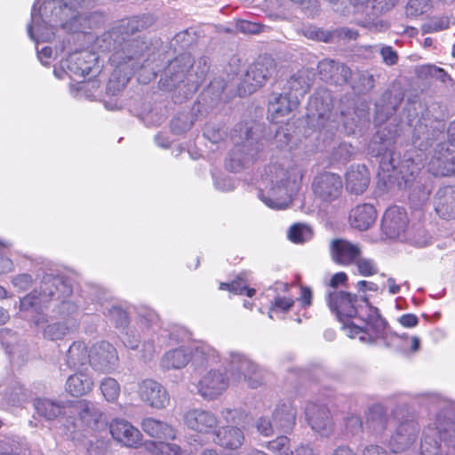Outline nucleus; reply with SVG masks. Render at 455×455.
Returning a JSON list of instances; mask_svg holds the SVG:
<instances>
[{
	"label": "nucleus",
	"mask_w": 455,
	"mask_h": 455,
	"mask_svg": "<svg viewBox=\"0 0 455 455\" xmlns=\"http://www.w3.org/2000/svg\"><path fill=\"white\" fill-rule=\"evenodd\" d=\"M65 288L58 277L44 276L39 289L20 299L19 315L36 327H43V337L56 341L64 339L76 328L78 307L71 301L60 299L57 294Z\"/></svg>",
	"instance_id": "1"
},
{
	"label": "nucleus",
	"mask_w": 455,
	"mask_h": 455,
	"mask_svg": "<svg viewBox=\"0 0 455 455\" xmlns=\"http://www.w3.org/2000/svg\"><path fill=\"white\" fill-rule=\"evenodd\" d=\"M91 5V0H52L37 10L36 3L32 7L28 34L38 44L51 41L58 29L84 32L85 28H92L91 20L84 12Z\"/></svg>",
	"instance_id": "2"
},
{
	"label": "nucleus",
	"mask_w": 455,
	"mask_h": 455,
	"mask_svg": "<svg viewBox=\"0 0 455 455\" xmlns=\"http://www.w3.org/2000/svg\"><path fill=\"white\" fill-rule=\"evenodd\" d=\"M327 301L330 309L343 323L348 337L358 338L364 343L384 338L386 322L376 307L355 295L339 290L329 291Z\"/></svg>",
	"instance_id": "3"
},
{
	"label": "nucleus",
	"mask_w": 455,
	"mask_h": 455,
	"mask_svg": "<svg viewBox=\"0 0 455 455\" xmlns=\"http://www.w3.org/2000/svg\"><path fill=\"white\" fill-rule=\"evenodd\" d=\"M302 177V170L297 166L283 169L271 164L265 169L259 183V197L269 208L286 209L299 190Z\"/></svg>",
	"instance_id": "4"
},
{
	"label": "nucleus",
	"mask_w": 455,
	"mask_h": 455,
	"mask_svg": "<svg viewBox=\"0 0 455 455\" xmlns=\"http://www.w3.org/2000/svg\"><path fill=\"white\" fill-rule=\"evenodd\" d=\"M124 26L106 32L96 40L97 46L102 52H112L109 60L118 68L124 67L132 73L140 63L145 49V42L139 39H126Z\"/></svg>",
	"instance_id": "5"
},
{
	"label": "nucleus",
	"mask_w": 455,
	"mask_h": 455,
	"mask_svg": "<svg viewBox=\"0 0 455 455\" xmlns=\"http://www.w3.org/2000/svg\"><path fill=\"white\" fill-rule=\"evenodd\" d=\"M220 360L218 351L204 341L192 346H181L170 349L161 358L160 365L164 370L181 369L190 361L196 367L213 365Z\"/></svg>",
	"instance_id": "6"
},
{
	"label": "nucleus",
	"mask_w": 455,
	"mask_h": 455,
	"mask_svg": "<svg viewBox=\"0 0 455 455\" xmlns=\"http://www.w3.org/2000/svg\"><path fill=\"white\" fill-rule=\"evenodd\" d=\"M409 160L402 163L400 166L399 155L393 150H387L379 161V175L385 180L391 181L398 179L401 175L404 180L405 186L409 188V199L413 206L419 207L425 204L430 196L431 188L423 184L420 180L412 182V178L405 177L404 168H407Z\"/></svg>",
	"instance_id": "7"
},
{
	"label": "nucleus",
	"mask_w": 455,
	"mask_h": 455,
	"mask_svg": "<svg viewBox=\"0 0 455 455\" xmlns=\"http://www.w3.org/2000/svg\"><path fill=\"white\" fill-rule=\"evenodd\" d=\"M421 455H455V421L438 415L435 427L427 426L420 443Z\"/></svg>",
	"instance_id": "8"
},
{
	"label": "nucleus",
	"mask_w": 455,
	"mask_h": 455,
	"mask_svg": "<svg viewBox=\"0 0 455 455\" xmlns=\"http://www.w3.org/2000/svg\"><path fill=\"white\" fill-rule=\"evenodd\" d=\"M223 364L235 380L239 381L243 379L252 388L258 387L262 382L263 374L259 367L240 352H228L224 358Z\"/></svg>",
	"instance_id": "9"
},
{
	"label": "nucleus",
	"mask_w": 455,
	"mask_h": 455,
	"mask_svg": "<svg viewBox=\"0 0 455 455\" xmlns=\"http://www.w3.org/2000/svg\"><path fill=\"white\" fill-rule=\"evenodd\" d=\"M232 140L235 143V148L226 160V167L231 172H238L243 166L247 164L251 159L248 153L243 154L251 145V128L247 124H241L234 130Z\"/></svg>",
	"instance_id": "10"
},
{
	"label": "nucleus",
	"mask_w": 455,
	"mask_h": 455,
	"mask_svg": "<svg viewBox=\"0 0 455 455\" xmlns=\"http://www.w3.org/2000/svg\"><path fill=\"white\" fill-rule=\"evenodd\" d=\"M419 432V424L410 419L400 422L387 442V446L393 453H401L412 446Z\"/></svg>",
	"instance_id": "11"
},
{
	"label": "nucleus",
	"mask_w": 455,
	"mask_h": 455,
	"mask_svg": "<svg viewBox=\"0 0 455 455\" xmlns=\"http://www.w3.org/2000/svg\"><path fill=\"white\" fill-rule=\"evenodd\" d=\"M228 385V378L223 372L212 369L201 377L196 387L202 397L211 401L221 395Z\"/></svg>",
	"instance_id": "12"
},
{
	"label": "nucleus",
	"mask_w": 455,
	"mask_h": 455,
	"mask_svg": "<svg viewBox=\"0 0 455 455\" xmlns=\"http://www.w3.org/2000/svg\"><path fill=\"white\" fill-rule=\"evenodd\" d=\"M409 220L406 211L397 205L387 208L382 217L381 228L390 239L399 238L406 230Z\"/></svg>",
	"instance_id": "13"
},
{
	"label": "nucleus",
	"mask_w": 455,
	"mask_h": 455,
	"mask_svg": "<svg viewBox=\"0 0 455 455\" xmlns=\"http://www.w3.org/2000/svg\"><path fill=\"white\" fill-rule=\"evenodd\" d=\"M91 365L99 371L110 372L118 363L116 349L107 341H100L91 347Z\"/></svg>",
	"instance_id": "14"
},
{
	"label": "nucleus",
	"mask_w": 455,
	"mask_h": 455,
	"mask_svg": "<svg viewBox=\"0 0 455 455\" xmlns=\"http://www.w3.org/2000/svg\"><path fill=\"white\" fill-rule=\"evenodd\" d=\"M312 188L315 196L323 201L331 202L339 196L342 189V180L335 173L323 172L314 179Z\"/></svg>",
	"instance_id": "15"
},
{
	"label": "nucleus",
	"mask_w": 455,
	"mask_h": 455,
	"mask_svg": "<svg viewBox=\"0 0 455 455\" xmlns=\"http://www.w3.org/2000/svg\"><path fill=\"white\" fill-rule=\"evenodd\" d=\"M306 416L308 424L315 432L325 437L332 434L333 421L326 406L310 403L306 407Z\"/></svg>",
	"instance_id": "16"
},
{
	"label": "nucleus",
	"mask_w": 455,
	"mask_h": 455,
	"mask_svg": "<svg viewBox=\"0 0 455 455\" xmlns=\"http://www.w3.org/2000/svg\"><path fill=\"white\" fill-rule=\"evenodd\" d=\"M274 71L273 60L265 59L251 65L242 84L243 93L251 94L261 87Z\"/></svg>",
	"instance_id": "17"
},
{
	"label": "nucleus",
	"mask_w": 455,
	"mask_h": 455,
	"mask_svg": "<svg viewBox=\"0 0 455 455\" xmlns=\"http://www.w3.org/2000/svg\"><path fill=\"white\" fill-rule=\"evenodd\" d=\"M184 424L197 433H213L218 426V419L214 413L203 409H190L184 413Z\"/></svg>",
	"instance_id": "18"
},
{
	"label": "nucleus",
	"mask_w": 455,
	"mask_h": 455,
	"mask_svg": "<svg viewBox=\"0 0 455 455\" xmlns=\"http://www.w3.org/2000/svg\"><path fill=\"white\" fill-rule=\"evenodd\" d=\"M139 395L147 405L154 409H164L170 403L165 387L153 379H145L140 384Z\"/></svg>",
	"instance_id": "19"
},
{
	"label": "nucleus",
	"mask_w": 455,
	"mask_h": 455,
	"mask_svg": "<svg viewBox=\"0 0 455 455\" xmlns=\"http://www.w3.org/2000/svg\"><path fill=\"white\" fill-rule=\"evenodd\" d=\"M112 437L128 448H138L141 444L140 431L129 421L123 419H113L109 426Z\"/></svg>",
	"instance_id": "20"
},
{
	"label": "nucleus",
	"mask_w": 455,
	"mask_h": 455,
	"mask_svg": "<svg viewBox=\"0 0 455 455\" xmlns=\"http://www.w3.org/2000/svg\"><path fill=\"white\" fill-rule=\"evenodd\" d=\"M0 342L12 363L20 364L29 357V349L26 343L20 340L17 333L8 328L0 330Z\"/></svg>",
	"instance_id": "21"
},
{
	"label": "nucleus",
	"mask_w": 455,
	"mask_h": 455,
	"mask_svg": "<svg viewBox=\"0 0 455 455\" xmlns=\"http://www.w3.org/2000/svg\"><path fill=\"white\" fill-rule=\"evenodd\" d=\"M68 410L76 413L81 424L91 429L99 427L103 413L96 403L88 400H79L68 404Z\"/></svg>",
	"instance_id": "22"
},
{
	"label": "nucleus",
	"mask_w": 455,
	"mask_h": 455,
	"mask_svg": "<svg viewBox=\"0 0 455 455\" xmlns=\"http://www.w3.org/2000/svg\"><path fill=\"white\" fill-rule=\"evenodd\" d=\"M193 66V61L188 54H182L172 60L165 71L164 80L162 78L163 86L171 90L180 86L186 74Z\"/></svg>",
	"instance_id": "23"
},
{
	"label": "nucleus",
	"mask_w": 455,
	"mask_h": 455,
	"mask_svg": "<svg viewBox=\"0 0 455 455\" xmlns=\"http://www.w3.org/2000/svg\"><path fill=\"white\" fill-rule=\"evenodd\" d=\"M96 60L95 54L89 51L76 52L66 60V66L70 75L84 77L91 73Z\"/></svg>",
	"instance_id": "24"
},
{
	"label": "nucleus",
	"mask_w": 455,
	"mask_h": 455,
	"mask_svg": "<svg viewBox=\"0 0 455 455\" xmlns=\"http://www.w3.org/2000/svg\"><path fill=\"white\" fill-rule=\"evenodd\" d=\"M311 86V73L307 70H299L286 82L283 92L292 100H297L298 104L309 91Z\"/></svg>",
	"instance_id": "25"
},
{
	"label": "nucleus",
	"mask_w": 455,
	"mask_h": 455,
	"mask_svg": "<svg viewBox=\"0 0 455 455\" xmlns=\"http://www.w3.org/2000/svg\"><path fill=\"white\" fill-rule=\"evenodd\" d=\"M435 210L443 219H455V187L447 186L438 189L435 196Z\"/></svg>",
	"instance_id": "26"
},
{
	"label": "nucleus",
	"mask_w": 455,
	"mask_h": 455,
	"mask_svg": "<svg viewBox=\"0 0 455 455\" xmlns=\"http://www.w3.org/2000/svg\"><path fill=\"white\" fill-rule=\"evenodd\" d=\"M298 105L297 100H292L283 92L280 94H273L268 102V118L277 123L280 117L290 114Z\"/></svg>",
	"instance_id": "27"
},
{
	"label": "nucleus",
	"mask_w": 455,
	"mask_h": 455,
	"mask_svg": "<svg viewBox=\"0 0 455 455\" xmlns=\"http://www.w3.org/2000/svg\"><path fill=\"white\" fill-rule=\"evenodd\" d=\"M296 408L291 402L279 403L273 413L272 419L277 431L289 433L296 423Z\"/></svg>",
	"instance_id": "28"
},
{
	"label": "nucleus",
	"mask_w": 455,
	"mask_h": 455,
	"mask_svg": "<svg viewBox=\"0 0 455 455\" xmlns=\"http://www.w3.org/2000/svg\"><path fill=\"white\" fill-rule=\"evenodd\" d=\"M428 171L435 176L455 175V151L438 152L429 161Z\"/></svg>",
	"instance_id": "29"
},
{
	"label": "nucleus",
	"mask_w": 455,
	"mask_h": 455,
	"mask_svg": "<svg viewBox=\"0 0 455 455\" xmlns=\"http://www.w3.org/2000/svg\"><path fill=\"white\" fill-rule=\"evenodd\" d=\"M361 249L347 240H335L331 243V255L335 262L349 265L360 256Z\"/></svg>",
	"instance_id": "30"
},
{
	"label": "nucleus",
	"mask_w": 455,
	"mask_h": 455,
	"mask_svg": "<svg viewBox=\"0 0 455 455\" xmlns=\"http://www.w3.org/2000/svg\"><path fill=\"white\" fill-rule=\"evenodd\" d=\"M377 219V212L373 205L363 204L353 208L349 214V221L354 228L366 230L370 228Z\"/></svg>",
	"instance_id": "31"
},
{
	"label": "nucleus",
	"mask_w": 455,
	"mask_h": 455,
	"mask_svg": "<svg viewBox=\"0 0 455 455\" xmlns=\"http://www.w3.org/2000/svg\"><path fill=\"white\" fill-rule=\"evenodd\" d=\"M369 182L370 173L365 165H352L346 173V186L352 193H363Z\"/></svg>",
	"instance_id": "32"
},
{
	"label": "nucleus",
	"mask_w": 455,
	"mask_h": 455,
	"mask_svg": "<svg viewBox=\"0 0 455 455\" xmlns=\"http://www.w3.org/2000/svg\"><path fill=\"white\" fill-rule=\"evenodd\" d=\"M217 443L228 450H237L245 440L242 428L238 427H223L216 433Z\"/></svg>",
	"instance_id": "33"
},
{
	"label": "nucleus",
	"mask_w": 455,
	"mask_h": 455,
	"mask_svg": "<svg viewBox=\"0 0 455 455\" xmlns=\"http://www.w3.org/2000/svg\"><path fill=\"white\" fill-rule=\"evenodd\" d=\"M91 348L84 341H75L66 354V364L70 369H77L91 364Z\"/></svg>",
	"instance_id": "34"
},
{
	"label": "nucleus",
	"mask_w": 455,
	"mask_h": 455,
	"mask_svg": "<svg viewBox=\"0 0 455 455\" xmlns=\"http://www.w3.org/2000/svg\"><path fill=\"white\" fill-rule=\"evenodd\" d=\"M92 378L83 371L69 376L66 382V390L73 396H82L92 390Z\"/></svg>",
	"instance_id": "35"
},
{
	"label": "nucleus",
	"mask_w": 455,
	"mask_h": 455,
	"mask_svg": "<svg viewBox=\"0 0 455 455\" xmlns=\"http://www.w3.org/2000/svg\"><path fill=\"white\" fill-rule=\"evenodd\" d=\"M140 426L147 435L154 438L174 439L176 436L175 429L171 425L154 418L144 419Z\"/></svg>",
	"instance_id": "36"
},
{
	"label": "nucleus",
	"mask_w": 455,
	"mask_h": 455,
	"mask_svg": "<svg viewBox=\"0 0 455 455\" xmlns=\"http://www.w3.org/2000/svg\"><path fill=\"white\" fill-rule=\"evenodd\" d=\"M144 449L151 455H181V449L178 444L147 441L143 443ZM201 455H220L215 450L207 449Z\"/></svg>",
	"instance_id": "37"
},
{
	"label": "nucleus",
	"mask_w": 455,
	"mask_h": 455,
	"mask_svg": "<svg viewBox=\"0 0 455 455\" xmlns=\"http://www.w3.org/2000/svg\"><path fill=\"white\" fill-rule=\"evenodd\" d=\"M36 412L46 419L52 420L66 413L68 405H61L49 399H37L34 403Z\"/></svg>",
	"instance_id": "38"
},
{
	"label": "nucleus",
	"mask_w": 455,
	"mask_h": 455,
	"mask_svg": "<svg viewBox=\"0 0 455 455\" xmlns=\"http://www.w3.org/2000/svg\"><path fill=\"white\" fill-rule=\"evenodd\" d=\"M367 427L371 433L379 439L384 438V433L387 427V418L380 410L374 409L369 412L367 417Z\"/></svg>",
	"instance_id": "39"
},
{
	"label": "nucleus",
	"mask_w": 455,
	"mask_h": 455,
	"mask_svg": "<svg viewBox=\"0 0 455 455\" xmlns=\"http://www.w3.org/2000/svg\"><path fill=\"white\" fill-rule=\"evenodd\" d=\"M318 68L320 74L323 76V79L333 80L335 83H339V80L334 78V71L340 73L342 81L344 82L347 81L351 74L349 68L347 66L333 60L322 61Z\"/></svg>",
	"instance_id": "40"
},
{
	"label": "nucleus",
	"mask_w": 455,
	"mask_h": 455,
	"mask_svg": "<svg viewBox=\"0 0 455 455\" xmlns=\"http://www.w3.org/2000/svg\"><path fill=\"white\" fill-rule=\"evenodd\" d=\"M330 112L329 103L324 102L318 95L310 98L307 107V116L311 119H325Z\"/></svg>",
	"instance_id": "41"
},
{
	"label": "nucleus",
	"mask_w": 455,
	"mask_h": 455,
	"mask_svg": "<svg viewBox=\"0 0 455 455\" xmlns=\"http://www.w3.org/2000/svg\"><path fill=\"white\" fill-rule=\"evenodd\" d=\"M220 290H228L234 294L245 293L248 297H252L255 294L254 289L248 288V280L245 274H241L236 280L232 283H221L220 285Z\"/></svg>",
	"instance_id": "42"
},
{
	"label": "nucleus",
	"mask_w": 455,
	"mask_h": 455,
	"mask_svg": "<svg viewBox=\"0 0 455 455\" xmlns=\"http://www.w3.org/2000/svg\"><path fill=\"white\" fill-rule=\"evenodd\" d=\"M313 236L311 228L305 224H294L288 232L289 239L296 243H302L309 241Z\"/></svg>",
	"instance_id": "43"
},
{
	"label": "nucleus",
	"mask_w": 455,
	"mask_h": 455,
	"mask_svg": "<svg viewBox=\"0 0 455 455\" xmlns=\"http://www.w3.org/2000/svg\"><path fill=\"white\" fill-rule=\"evenodd\" d=\"M100 391L108 402H115L120 395V386L113 378H105L100 382Z\"/></svg>",
	"instance_id": "44"
},
{
	"label": "nucleus",
	"mask_w": 455,
	"mask_h": 455,
	"mask_svg": "<svg viewBox=\"0 0 455 455\" xmlns=\"http://www.w3.org/2000/svg\"><path fill=\"white\" fill-rule=\"evenodd\" d=\"M99 87L97 81H82L76 84H71L70 92L76 98H90L93 92Z\"/></svg>",
	"instance_id": "45"
},
{
	"label": "nucleus",
	"mask_w": 455,
	"mask_h": 455,
	"mask_svg": "<svg viewBox=\"0 0 455 455\" xmlns=\"http://www.w3.org/2000/svg\"><path fill=\"white\" fill-rule=\"evenodd\" d=\"M395 345L403 354L415 353L419 349L420 339L416 336H400L396 338Z\"/></svg>",
	"instance_id": "46"
},
{
	"label": "nucleus",
	"mask_w": 455,
	"mask_h": 455,
	"mask_svg": "<svg viewBox=\"0 0 455 455\" xmlns=\"http://www.w3.org/2000/svg\"><path fill=\"white\" fill-rule=\"evenodd\" d=\"M267 449L275 455H292L290 449V439L287 436H278L267 444Z\"/></svg>",
	"instance_id": "47"
},
{
	"label": "nucleus",
	"mask_w": 455,
	"mask_h": 455,
	"mask_svg": "<svg viewBox=\"0 0 455 455\" xmlns=\"http://www.w3.org/2000/svg\"><path fill=\"white\" fill-rule=\"evenodd\" d=\"M221 416L228 423L241 425L242 427H245L248 419L243 411L237 409H224L221 411Z\"/></svg>",
	"instance_id": "48"
},
{
	"label": "nucleus",
	"mask_w": 455,
	"mask_h": 455,
	"mask_svg": "<svg viewBox=\"0 0 455 455\" xmlns=\"http://www.w3.org/2000/svg\"><path fill=\"white\" fill-rule=\"evenodd\" d=\"M294 300L291 298L276 296L270 307L268 316L273 319L278 312L286 313L293 306Z\"/></svg>",
	"instance_id": "49"
},
{
	"label": "nucleus",
	"mask_w": 455,
	"mask_h": 455,
	"mask_svg": "<svg viewBox=\"0 0 455 455\" xmlns=\"http://www.w3.org/2000/svg\"><path fill=\"white\" fill-rule=\"evenodd\" d=\"M355 154V148L349 143L343 142L332 153V159L336 162L346 163Z\"/></svg>",
	"instance_id": "50"
},
{
	"label": "nucleus",
	"mask_w": 455,
	"mask_h": 455,
	"mask_svg": "<svg viewBox=\"0 0 455 455\" xmlns=\"http://www.w3.org/2000/svg\"><path fill=\"white\" fill-rule=\"evenodd\" d=\"M8 243L0 242V275L12 272L14 269L12 260L6 255Z\"/></svg>",
	"instance_id": "51"
},
{
	"label": "nucleus",
	"mask_w": 455,
	"mask_h": 455,
	"mask_svg": "<svg viewBox=\"0 0 455 455\" xmlns=\"http://www.w3.org/2000/svg\"><path fill=\"white\" fill-rule=\"evenodd\" d=\"M356 264L358 272L364 276L372 275L377 273L378 267L375 262L370 259L360 258V256L354 262Z\"/></svg>",
	"instance_id": "52"
},
{
	"label": "nucleus",
	"mask_w": 455,
	"mask_h": 455,
	"mask_svg": "<svg viewBox=\"0 0 455 455\" xmlns=\"http://www.w3.org/2000/svg\"><path fill=\"white\" fill-rule=\"evenodd\" d=\"M34 283V279L29 274H19L12 278V285L20 291H27Z\"/></svg>",
	"instance_id": "53"
},
{
	"label": "nucleus",
	"mask_w": 455,
	"mask_h": 455,
	"mask_svg": "<svg viewBox=\"0 0 455 455\" xmlns=\"http://www.w3.org/2000/svg\"><path fill=\"white\" fill-rule=\"evenodd\" d=\"M108 317L118 327L124 326L128 322L127 313L119 307H112L108 310Z\"/></svg>",
	"instance_id": "54"
},
{
	"label": "nucleus",
	"mask_w": 455,
	"mask_h": 455,
	"mask_svg": "<svg viewBox=\"0 0 455 455\" xmlns=\"http://www.w3.org/2000/svg\"><path fill=\"white\" fill-rule=\"evenodd\" d=\"M256 427L258 431L265 436H270L277 431L273 419L270 420L265 417H261L257 420Z\"/></svg>",
	"instance_id": "55"
},
{
	"label": "nucleus",
	"mask_w": 455,
	"mask_h": 455,
	"mask_svg": "<svg viewBox=\"0 0 455 455\" xmlns=\"http://www.w3.org/2000/svg\"><path fill=\"white\" fill-rule=\"evenodd\" d=\"M426 0H410L406 6L408 17H417L425 12Z\"/></svg>",
	"instance_id": "56"
},
{
	"label": "nucleus",
	"mask_w": 455,
	"mask_h": 455,
	"mask_svg": "<svg viewBox=\"0 0 455 455\" xmlns=\"http://www.w3.org/2000/svg\"><path fill=\"white\" fill-rule=\"evenodd\" d=\"M225 132L214 124H207L204 128V137L213 143H218L223 139Z\"/></svg>",
	"instance_id": "57"
},
{
	"label": "nucleus",
	"mask_w": 455,
	"mask_h": 455,
	"mask_svg": "<svg viewBox=\"0 0 455 455\" xmlns=\"http://www.w3.org/2000/svg\"><path fill=\"white\" fill-rule=\"evenodd\" d=\"M192 126V122L188 120V116H181L172 120V130L175 133H181L189 130Z\"/></svg>",
	"instance_id": "58"
},
{
	"label": "nucleus",
	"mask_w": 455,
	"mask_h": 455,
	"mask_svg": "<svg viewBox=\"0 0 455 455\" xmlns=\"http://www.w3.org/2000/svg\"><path fill=\"white\" fill-rule=\"evenodd\" d=\"M20 453L21 448L17 441L12 440L7 443L1 441L0 455H20Z\"/></svg>",
	"instance_id": "59"
},
{
	"label": "nucleus",
	"mask_w": 455,
	"mask_h": 455,
	"mask_svg": "<svg viewBox=\"0 0 455 455\" xmlns=\"http://www.w3.org/2000/svg\"><path fill=\"white\" fill-rule=\"evenodd\" d=\"M236 28L244 34H258L261 31L259 24L243 20L236 22Z\"/></svg>",
	"instance_id": "60"
},
{
	"label": "nucleus",
	"mask_w": 455,
	"mask_h": 455,
	"mask_svg": "<svg viewBox=\"0 0 455 455\" xmlns=\"http://www.w3.org/2000/svg\"><path fill=\"white\" fill-rule=\"evenodd\" d=\"M305 36L312 39L321 40L324 42H328L330 40V34L325 33L323 30H320L315 27H308L304 29Z\"/></svg>",
	"instance_id": "61"
},
{
	"label": "nucleus",
	"mask_w": 455,
	"mask_h": 455,
	"mask_svg": "<svg viewBox=\"0 0 455 455\" xmlns=\"http://www.w3.org/2000/svg\"><path fill=\"white\" fill-rule=\"evenodd\" d=\"M346 428L352 434H356L362 430L363 422L358 415H351L346 419Z\"/></svg>",
	"instance_id": "62"
},
{
	"label": "nucleus",
	"mask_w": 455,
	"mask_h": 455,
	"mask_svg": "<svg viewBox=\"0 0 455 455\" xmlns=\"http://www.w3.org/2000/svg\"><path fill=\"white\" fill-rule=\"evenodd\" d=\"M380 55L383 59V61L389 66L395 64L398 60L397 53L393 50L391 46L382 47Z\"/></svg>",
	"instance_id": "63"
},
{
	"label": "nucleus",
	"mask_w": 455,
	"mask_h": 455,
	"mask_svg": "<svg viewBox=\"0 0 455 455\" xmlns=\"http://www.w3.org/2000/svg\"><path fill=\"white\" fill-rule=\"evenodd\" d=\"M214 184L217 189L223 192L233 190L235 187L234 180L229 177L216 178Z\"/></svg>",
	"instance_id": "64"
}]
</instances>
